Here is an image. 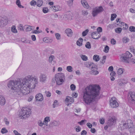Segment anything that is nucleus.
Returning a JSON list of instances; mask_svg holds the SVG:
<instances>
[{
  "mask_svg": "<svg viewBox=\"0 0 135 135\" xmlns=\"http://www.w3.org/2000/svg\"><path fill=\"white\" fill-rule=\"evenodd\" d=\"M36 3V2L35 1L32 0L30 2V4L32 6H34Z\"/></svg>",
  "mask_w": 135,
  "mask_h": 135,
  "instance_id": "nucleus-44",
  "label": "nucleus"
},
{
  "mask_svg": "<svg viewBox=\"0 0 135 135\" xmlns=\"http://www.w3.org/2000/svg\"><path fill=\"white\" fill-rule=\"evenodd\" d=\"M42 11L44 13H46L48 12L49 10L47 8H44L43 9Z\"/></svg>",
  "mask_w": 135,
  "mask_h": 135,
  "instance_id": "nucleus-48",
  "label": "nucleus"
},
{
  "mask_svg": "<svg viewBox=\"0 0 135 135\" xmlns=\"http://www.w3.org/2000/svg\"><path fill=\"white\" fill-rule=\"evenodd\" d=\"M54 79L55 81L52 79V81L55 83L56 81L57 85H61L64 83L65 80V76L62 73H58L55 74Z\"/></svg>",
  "mask_w": 135,
  "mask_h": 135,
  "instance_id": "nucleus-3",
  "label": "nucleus"
},
{
  "mask_svg": "<svg viewBox=\"0 0 135 135\" xmlns=\"http://www.w3.org/2000/svg\"><path fill=\"white\" fill-rule=\"evenodd\" d=\"M59 124V121H54L51 122L50 123V125L51 126H57Z\"/></svg>",
  "mask_w": 135,
  "mask_h": 135,
  "instance_id": "nucleus-22",
  "label": "nucleus"
},
{
  "mask_svg": "<svg viewBox=\"0 0 135 135\" xmlns=\"http://www.w3.org/2000/svg\"><path fill=\"white\" fill-rule=\"evenodd\" d=\"M93 63H94L88 61L85 62L84 63V65L86 67L88 68H90L92 66V64Z\"/></svg>",
  "mask_w": 135,
  "mask_h": 135,
  "instance_id": "nucleus-24",
  "label": "nucleus"
},
{
  "mask_svg": "<svg viewBox=\"0 0 135 135\" xmlns=\"http://www.w3.org/2000/svg\"><path fill=\"white\" fill-rule=\"evenodd\" d=\"M8 131L5 128H3L1 130V133L2 134L6 133L8 132Z\"/></svg>",
  "mask_w": 135,
  "mask_h": 135,
  "instance_id": "nucleus-34",
  "label": "nucleus"
},
{
  "mask_svg": "<svg viewBox=\"0 0 135 135\" xmlns=\"http://www.w3.org/2000/svg\"><path fill=\"white\" fill-rule=\"evenodd\" d=\"M36 100L41 101L43 100V97L41 93L37 94L35 96Z\"/></svg>",
  "mask_w": 135,
  "mask_h": 135,
  "instance_id": "nucleus-17",
  "label": "nucleus"
},
{
  "mask_svg": "<svg viewBox=\"0 0 135 135\" xmlns=\"http://www.w3.org/2000/svg\"><path fill=\"white\" fill-rule=\"evenodd\" d=\"M123 71L122 68H119L118 70L117 73L119 75H120L123 73Z\"/></svg>",
  "mask_w": 135,
  "mask_h": 135,
  "instance_id": "nucleus-43",
  "label": "nucleus"
},
{
  "mask_svg": "<svg viewBox=\"0 0 135 135\" xmlns=\"http://www.w3.org/2000/svg\"><path fill=\"white\" fill-rule=\"evenodd\" d=\"M4 121L5 123V124L7 125H8L9 123V121L6 118H4Z\"/></svg>",
  "mask_w": 135,
  "mask_h": 135,
  "instance_id": "nucleus-49",
  "label": "nucleus"
},
{
  "mask_svg": "<svg viewBox=\"0 0 135 135\" xmlns=\"http://www.w3.org/2000/svg\"><path fill=\"white\" fill-rule=\"evenodd\" d=\"M32 26H27L26 30V31L28 32L31 31L32 29Z\"/></svg>",
  "mask_w": 135,
  "mask_h": 135,
  "instance_id": "nucleus-36",
  "label": "nucleus"
},
{
  "mask_svg": "<svg viewBox=\"0 0 135 135\" xmlns=\"http://www.w3.org/2000/svg\"><path fill=\"white\" fill-rule=\"evenodd\" d=\"M7 23L6 20L3 18L0 17V27L3 26H5Z\"/></svg>",
  "mask_w": 135,
  "mask_h": 135,
  "instance_id": "nucleus-15",
  "label": "nucleus"
},
{
  "mask_svg": "<svg viewBox=\"0 0 135 135\" xmlns=\"http://www.w3.org/2000/svg\"><path fill=\"white\" fill-rule=\"evenodd\" d=\"M65 33L69 37H71L72 35V31L70 28L67 29L65 30Z\"/></svg>",
  "mask_w": 135,
  "mask_h": 135,
  "instance_id": "nucleus-20",
  "label": "nucleus"
},
{
  "mask_svg": "<svg viewBox=\"0 0 135 135\" xmlns=\"http://www.w3.org/2000/svg\"><path fill=\"white\" fill-rule=\"evenodd\" d=\"M104 9L101 6L96 7L94 8L92 10V16L95 17L99 13L103 11Z\"/></svg>",
  "mask_w": 135,
  "mask_h": 135,
  "instance_id": "nucleus-6",
  "label": "nucleus"
},
{
  "mask_svg": "<svg viewBox=\"0 0 135 135\" xmlns=\"http://www.w3.org/2000/svg\"><path fill=\"white\" fill-rule=\"evenodd\" d=\"M80 127L79 126L77 127V128H76V131L77 132H80Z\"/></svg>",
  "mask_w": 135,
  "mask_h": 135,
  "instance_id": "nucleus-59",
  "label": "nucleus"
},
{
  "mask_svg": "<svg viewBox=\"0 0 135 135\" xmlns=\"http://www.w3.org/2000/svg\"><path fill=\"white\" fill-rule=\"evenodd\" d=\"M129 30L131 32H135V27L133 26H130L129 28Z\"/></svg>",
  "mask_w": 135,
  "mask_h": 135,
  "instance_id": "nucleus-39",
  "label": "nucleus"
},
{
  "mask_svg": "<svg viewBox=\"0 0 135 135\" xmlns=\"http://www.w3.org/2000/svg\"><path fill=\"white\" fill-rule=\"evenodd\" d=\"M58 105V102L56 100H55L52 104V107L53 108H55Z\"/></svg>",
  "mask_w": 135,
  "mask_h": 135,
  "instance_id": "nucleus-29",
  "label": "nucleus"
},
{
  "mask_svg": "<svg viewBox=\"0 0 135 135\" xmlns=\"http://www.w3.org/2000/svg\"><path fill=\"white\" fill-rule=\"evenodd\" d=\"M31 111L29 108L26 107L22 108L19 115L20 118L21 119H26L31 115Z\"/></svg>",
  "mask_w": 135,
  "mask_h": 135,
  "instance_id": "nucleus-4",
  "label": "nucleus"
},
{
  "mask_svg": "<svg viewBox=\"0 0 135 135\" xmlns=\"http://www.w3.org/2000/svg\"><path fill=\"white\" fill-rule=\"evenodd\" d=\"M13 132L15 135H21V134L18 133V132L16 130L13 131Z\"/></svg>",
  "mask_w": 135,
  "mask_h": 135,
  "instance_id": "nucleus-60",
  "label": "nucleus"
},
{
  "mask_svg": "<svg viewBox=\"0 0 135 135\" xmlns=\"http://www.w3.org/2000/svg\"><path fill=\"white\" fill-rule=\"evenodd\" d=\"M129 102L131 104H135V93L130 92L129 93Z\"/></svg>",
  "mask_w": 135,
  "mask_h": 135,
  "instance_id": "nucleus-8",
  "label": "nucleus"
},
{
  "mask_svg": "<svg viewBox=\"0 0 135 135\" xmlns=\"http://www.w3.org/2000/svg\"><path fill=\"white\" fill-rule=\"evenodd\" d=\"M44 41L45 42H48L49 41V40L46 37L44 38L43 39Z\"/></svg>",
  "mask_w": 135,
  "mask_h": 135,
  "instance_id": "nucleus-64",
  "label": "nucleus"
},
{
  "mask_svg": "<svg viewBox=\"0 0 135 135\" xmlns=\"http://www.w3.org/2000/svg\"><path fill=\"white\" fill-rule=\"evenodd\" d=\"M109 49V47L107 45L105 46V47L104 51L105 52H108Z\"/></svg>",
  "mask_w": 135,
  "mask_h": 135,
  "instance_id": "nucleus-51",
  "label": "nucleus"
},
{
  "mask_svg": "<svg viewBox=\"0 0 135 135\" xmlns=\"http://www.w3.org/2000/svg\"><path fill=\"white\" fill-rule=\"evenodd\" d=\"M117 15L115 14H112L111 15V20L112 21L114 20L115 18L116 17Z\"/></svg>",
  "mask_w": 135,
  "mask_h": 135,
  "instance_id": "nucleus-37",
  "label": "nucleus"
},
{
  "mask_svg": "<svg viewBox=\"0 0 135 135\" xmlns=\"http://www.w3.org/2000/svg\"><path fill=\"white\" fill-rule=\"evenodd\" d=\"M90 68L91 70V73L92 74L95 75L98 74L99 72L97 70V66L95 65L94 63L92 64Z\"/></svg>",
  "mask_w": 135,
  "mask_h": 135,
  "instance_id": "nucleus-10",
  "label": "nucleus"
},
{
  "mask_svg": "<svg viewBox=\"0 0 135 135\" xmlns=\"http://www.w3.org/2000/svg\"><path fill=\"white\" fill-rule=\"evenodd\" d=\"M82 14L84 16L87 15L88 12L86 10H83L82 11Z\"/></svg>",
  "mask_w": 135,
  "mask_h": 135,
  "instance_id": "nucleus-47",
  "label": "nucleus"
},
{
  "mask_svg": "<svg viewBox=\"0 0 135 135\" xmlns=\"http://www.w3.org/2000/svg\"><path fill=\"white\" fill-rule=\"evenodd\" d=\"M122 30V29L120 27L116 28L115 29V31L117 33H121Z\"/></svg>",
  "mask_w": 135,
  "mask_h": 135,
  "instance_id": "nucleus-30",
  "label": "nucleus"
},
{
  "mask_svg": "<svg viewBox=\"0 0 135 135\" xmlns=\"http://www.w3.org/2000/svg\"><path fill=\"white\" fill-rule=\"evenodd\" d=\"M6 100L4 97L2 95H0V104L1 105H3L5 104Z\"/></svg>",
  "mask_w": 135,
  "mask_h": 135,
  "instance_id": "nucleus-18",
  "label": "nucleus"
},
{
  "mask_svg": "<svg viewBox=\"0 0 135 135\" xmlns=\"http://www.w3.org/2000/svg\"><path fill=\"white\" fill-rule=\"evenodd\" d=\"M87 126H88L89 128H90L92 126V124L90 123H88L86 124Z\"/></svg>",
  "mask_w": 135,
  "mask_h": 135,
  "instance_id": "nucleus-62",
  "label": "nucleus"
},
{
  "mask_svg": "<svg viewBox=\"0 0 135 135\" xmlns=\"http://www.w3.org/2000/svg\"><path fill=\"white\" fill-rule=\"evenodd\" d=\"M116 42V41L114 39L112 38L111 39V43L113 45H115V44Z\"/></svg>",
  "mask_w": 135,
  "mask_h": 135,
  "instance_id": "nucleus-53",
  "label": "nucleus"
},
{
  "mask_svg": "<svg viewBox=\"0 0 135 135\" xmlns=\"http://www.w3.org/2000/svg\"><path fill=\"white\" fill-rule=\"evenodd\" d=\"M55 36L57 40H59L61 38V35L59 33H56L55 34Z\"/></svg>",
  "mask_w": 135,
  "mask_h": 135,
  "instance_id": "nucleus-32",
  "label": "nucleus"
},
{
  "mask_svg": "<svg viewBox=\"0 0 135 135\" xmlns=\"http://www.w3.org/2000/svg\"><path fill=\"white\" fill-rule=\"evenodd\" d=\"M93 59L95 61L97 62L100 60V58L98 55H95L93 56Z\"/></svg>",
  "mask_w": 135,
  "mask_h": 135,
  "instance_id": "nucleus-26",
  "label": "nucleus"
},
{
  "mask_svg": "<svg viewBox=\"0 0 135 135\" xmlns=\"http://www.w3.org/2000/svg\"><path fill=\"white\" fill-rule=\"evenodd\" d=\"M11 31L13 33H16L17 32V31L16 29V27L15 26H13L12 27Z\"/></svg>",
  "mask_w": 135,
  "mask_h": 135,
  "instance_id": "nucleus-27",
  "label": "nucleus"
},
{
  "mask_svg": "<svg viewBox=\"0 0 135 135\" xmlns=\"http://www.w3.org/2000/svg\"><path fill=\"white\" fill-rule=\"evenodd\" d=\"M50 8L54 12L60 11L61 9V8L57 5L52 6L50 7Z\"/></svg>",
  "mask_w": 135,
  "mask_h": 135,
  "instance_id": "nucleus-12",
  "label": "nucleus"
},
{
  "mask_svg": "<svg viewBox=\"0 0 135 135\" xmlns=\"http://www.w3.org/2000/svg\"><path fill=\"white\" fill-rule=\"evenodd\" d=\"M46 96L47 97H50L51 96V93L49 91H46Z\"/></svg>",
  "mask_w": 135,
  "mask_h": 135,
  "instance_id": "nucleus-56",
  "label": "nucleus"
},
{
  "mask_svg": "<svg viewBox=\"0 0 135 135\" xmlns=\"http://www.w3.org/2000/svg\"><path fill=\"white\" fill-rule=\"evenodd\" d=\"M16 4L19 8H24V7L21 4V2L20 0H17L16 1Z\"/></svg>",
  "mask_w": 135,
  "mask_h": 135,
  "instance_id": "nucleus-25",
  "label": "nucleus"
},
{
  "mask_svg": "<svg viewBox=\"0 0 135 135\" xmlns=\"http://www.w3.org/2000/svg\"><path fill=\"white\" fill-rule=\"evenodd\" d=\"M81 3L84 8L87 9L89 8V6L86 0H81Z\"/></svg>",
  "mask_w": 135,
  "mask_h": 135,
  "instance_id": "nucleus-19",
  "label": "nucleus"
},
{
  "mask_svg": "<svg viewBox=\"0 0 135 135\" xmlns=\"http://www.w3.org/2000/svg\"><path fill=\"white\" fill-rule=\"evenodd\" d=\"M99 34L98 32H93L91 35L92 38L94 39H98L100 37Z\"/></svg>",
  "mask_w": 135,
  "mask_h": 135,
  "instance_id": "nucleus-16",
  "label": "nucleus"
},
{
  "mask_svg": "<svg viewBox=\"0 0 135 135\" xmlns=\"http://www.w3.org/2000/svg\"><path fill=\"white\" fill-rule=\"evenodd\" d=\"M43 4V1L42 0H37V6L39 7L41 6Z\"/></svg>",
  "mask_w": 135,
  "mask_h": 135,
  "instance_id": "nucleus-28",
  "label": "nucleus"
},
{
  "mask_svg": "<svg viewBox=\"0 0 135 135\" xmlns=\"http://www.w3.org/2000/svg\"><path fill=\"white\" fill-rule=\"evenodd\" d=\"M100 122L102 124H103L104 123V118H101L100 119Z\"/></svg>",
  "mask_w": 135,
  "mask_h": 135,
  "instance_id": "nucleus-54",
  "label": "nucleus"
},
{
  "mask_svg": "<svg viewBox=\"0 0 135 135\" xmlns=\"http://www.w3.org/2000/svg\"><path fill=\"white\" fill-rule=\"evenodd\" d=\"M83 41V39L81 38H79L77 41V44L79 46H81L82 45V42Z\"/></svg>",
  "mask_w": 135,
  "mask_h": 135,
  "instance_id": "nucleus-23",
  "label": "nucleus"
},
{
  "mask_svg": "<svg viewBox=\"0 0 135 135\" xmlns=\"http://www.w3.org/2000/svg\"><path fill=\"white\" fill-rule=\"evenodd\" d=\"M70 89L72 90H75L76 87L74 84H72L70 86Z\"/></svg>",
  "mask_w": 135,
  "mask_h": 135,
  "instance_id": "nucleus-45",
  "label": "nucleus"
},
{
  "mask_svg": "<svg viewBox=\"0 0 135 135\" xmlns=\"http://www.w3.org/2000/svg\"><path fill=\"white\" fill-rule=\"evenodd\" d=\"M73 68L71 66H68L67 67L66 70L69 72H71L73 71Z\"/></svg>",
  "mask_w": 135,
  "mask_h": 135,
  "instance_id": "nucleus-33",
  "label": "nucleus"
},
{
  "mask_svg": "<svg viewBox=\"0 0 135 135\" xmlns=\"http://www.w3.org/2000/svg\"><path fill=\"white\" fill-rule=\"evenodd\" d=\"M113 68L112 66H110L109 67L108 69V70L109 71H113Z\"/></svg>",
  "mask_w": 135,
  "mask_h": 135,
  "instance_id": "nucleus-63",
  "label": "nucleus"
},
{
  "mask_svg": "<svg viewBox=\"0 0 135 135\" xmlns=\"http://www.w3.org/2000/svg\"><path fill=\"white\" fill-rule=\"evenodd\" d=\"M109 105L110 106L113 108H115L119 106V104L115 97H113L110 99Z\"/></svg>",
  "mask_w": 135,
  "mask_h": 135,
  "instance_id": "nucleus-5",
  "label": "nucleus"
},
{
  "mask_svg": "<svg viewBox=\"0 0 135 135\" xmlns=\"http://www.w3.org/2000/svg\"><path fill=\"white\" fill-rule=\"evenodd\" d=\"M50 117H45L44 121V125L47 126L48 125V123L50 121Z\"/></svg>",
  "mask_w": 135,
  "mask_h": 135,
  "instance_id": "nucleus-21",
  "label": "nucleus"
},
{
  "mask_svg": "<svg viewBox=\"0 0 135 135\" xmlns=\"http://www.w3.org/2000/svg\"><path fill=\"white\" fill-rule=\"evenodd\" d=\"M33 97L32 96H30L28 98L27 100L28 102H30L31 101L33 98Z\"/></svg>",
  "mask_w": 135,
  "mask_h": 135,
  "instance_id": "nucleus-52",
  "label": "nucleus"
},
{
  "mask_svg": "<svg viewBox=\"0 0 135 135\" xmlns=\"http://www.w3.org/2000/svg\"><path fill=\"white\" fill-rule=\"evenodd\" d=\"M38 123L39 126L41 127L43 125H44V122L43 123H42V122L40 120L38 122Z\"/></svg>",
  "mask_w": 135,
  "mask_h": 135,
  "instance_id": "nucleus-55",
  "label": "nucleus"
},
{
  "mask_svg": "<svg viewBox=\"0 0 135 135\" xmlns=\"http://www.w3.org/2000/svg\"><path fill=\"white\" fill-rule=\"evenodd\" d=\"M97 30L98 32H101L102 31V28L100 27H99L97 28Z\"/></svg>",
  "mask_w": 135,
  "mask_h": 135,
  "instance_id": "nucleus-58",
  "label": "nucleus"
},
{
  "mask_svg": "<svg viewBox=\"0 0 135 135\" xmlns=\"http://www.w3.org/2000/svg\"><path fill=\"white\" fill-rule=\"evenodd\" d=\"M54 56L53 55L50 56L49 58V62H51L54 59Z\"/></svg>",
  "mask_w": 135,
  "mask_h": 135,
  "instance_id": "nucleus-46",
  "label": "nucleus"
},
{
  "mask_svg": "<svg viewBox=\"0 0 135 135\" xmlns=\"http://www.w3.org/2000/svg\"><path fill=\"white\" fill-rule=\"evenodd\" d=\"M100 89L99 86L96 85L87 86L83 91V101L86 104H90L98 96Z\"/></svg>",
  "mask_w": 135,
  "mask_h": 135,
  "instance_id": "nucleus-2",
  "label": "nucleus"
},
{
  "mask_svg": "<svg viewBox=\"0 0 135 135\" xmlns=\"http://www.w3.org/2000/svg\"><path fill=\"white\" fill-rule=\"evenodd\" d=\"M37 83V79L36 77H32L28 75L22 79V82L19 81L9 80L7 86L9 91L17 92L18 94L26 95L35 88Z\"/></svg>",
  "mask_w": 135,
  "mask_h": 135,
  "instance_id": "nucleus-1",
  "label": "nucleus"
},
{
  "mask_svg": "<svg viewBox=\"0 0 135 135\" xmlns=\"http://www.w3.org/2000/svg\"><path fill=\"white\" fill-rule=\"evenodd\" d=\"M32 40L33 41H35L36 40V37L34 35H33L31 36Z\"/></svg>",
  "mask_w": 135,
  "mask_h": 135,
  "instance_id": "nucleus-61",
  "label": "nucleus"
},
{
  "mask_svg": "<svg viewBox=\"0 0 135 135\" xmlns=\"http://www.w3.org/2000/svg\"><path fill=\"white\" fill-rule=\"evenodd\" d=\"M122 40L124 43H126L128 42L129 39L128 38L126 37H124L123 38Z\"/></svg>",
  "mask_w": 135,
  "mask_h": 135,
  "instance_id": "nucleus-38",
  "label": "nucleus"
},
{
  "mask_svg": "<svg viewBox=\"0 0 135 135\" xmlns=\"http://www.w3.org/2000/svg\"><path fill=\"white\" fill-rule=\"evenodd\" d=\"M87 122L86 120L85 119L81 120L80 122H78V123L81 125H82L84 124V122Z\"/></svg>",
  "mask_w": 135,
  "mask_h": 135,
  "instance_id": "nucleus-41",
  "label": "nucleus"
},
{
  "mask_svg": "<svg viewBox=\"0 0 135 135\" xmlns=\"http://www.w3.org/2000/svg\"><path fill=\"white\" fill-rule=\"evenodd\" d=\"M132 56L131 54L129 51H127L122 55L121 58L123 61L128 62L129 59L131 58Z\"/></svg>",
  "mask_w": 135,
  "mask_h": 135,
  "instance_id": "nucleus-7",
  "label": "nucleus"
},
{
  "mask_svg": "<svg viewBox=\"0 0 135 135\" xmlns=\"http://www.w3.org/2000/svg\"><path fill=\"white\" fill-rule=\"evenodd\" d=\"M47 78V76L46 74H41L39 77L40 81L41 82H45Z\"/></svg>",
  "mask_w": 135,
  "mask_h": 135,
  "instance_id": "nucleus-13",
  "label": "nucleus"
},
{
  "mask_svg": "<svg viewBox=\"0 0 135 135\" xmlns=\"http://www.w3.org/2000/svg\"><path fill=\"white\" fill-rule=\"evenodd\" d=\"M65 101L68 103H69L67 105L68 106L69 104H71L73 103L74 101V99L72 97L67 96L66 99Z\"/></svg>",
  "mask_w": 135,
  "mask_h": 135,
  "instance_id": "nucleus-14",
  "label": "nucleus"
},
{
  "mask_svg": "<svg viewBox=\"0 0 135 135\" xmlns=\"http://www.w3.org/2000/svg\"><path fill=\"white\" fill-rule=\"evenodd\" d=\"M116 118L115 117H112L109 118L107 122V124L110 126L113 125L115 122Z\"/></svg>",
  "mask_w": 135,
  "mask_h": 135,
  "instance_id": "nucleus-11",
  "label": "nucleus"
},
{
  "mask_svg": "<svg viewBox=\"0 0 135 135\" xmlns=\"http://www.w3.org/2000/svg\"><path fill=\"white\" fill-rule=\"evenodd\" d=\"M89 31V30L88 29L84 31L82 33V35L84 36H85L88 33Z\"/></svg>",
  "mask_w": 135,
  "mask_h": 135,
  "instance_id": "nucleus-42",
  "label": "nucleus"
},
{
  "mask_svg": "<svg viewBox=\"0 0 135 135\" xmlns=\"http://www.w3.org/2000/svg\"><path fill=\"white\" fill-rule=\"evenodd\" d=\"M106 58V56H104L103 57V60L101 62L102 64H104L105 62V60Z\"/></svg>",
  "mask_w": 135,
  "mask_h": 135,
  "instance_id": "nucleus-50",
  "label": "nucleus"
},
{
  "mask_svg": "<svg viewBox=\"0 0 135 135\" xmlns=\"http://www.w3.org/2000/svg\"><path fill=\"white\" fill-rule=\"evenodd\" d=\"M82 59L84 61H86L88 60V57L86 55H82L81 56Z\"/></svg>",
  "mask_w": 135,
  "mask_h": 135,
  "instance_id": "nucleus-31",
  "label": "nucleus"
},
{
  "mask_svg": "<svg viewBox=\"0 0 135 135\" xmlns=\"http://www.w3.org/2000/svg\"><path fill=\"white\" fill-rule=\"evenodd\" d=\"M129 123L126 121H122L120 123V127L122 130L124 129L130 128V126L128 125Z\"/></svg>",
  "mask_w": 135,
  "mask_h": 135,
  "instance_id": "nucleus-9",
  "label": "nucleus"
},
{
  "mask_svg": "<svg viewBox=\"0 0 135 135\" xmlns=\"http://www.w3.org/2000/svg\"><path fill=\"white\" fill-rule=\"evenodd\" d=\"M85 46L88 49H90L91 46L90 43L89 42H87L85 44Z\"/></svg>",
  "mask_w": 135,
  "mask_h": 135,
  "instance_id": "nucleus-35",
  "label": "nucleus"
},
{
  "mask_svg": "<svg viewBox=\"0 0 135 135\" xmlns=\"http://www.w3.org/2000/svg\"><path fill=\"white\" fill-rule=\"evenodd\" d=\"M86 132L85 130H83L81 132V135H86Z\"/></svg>",
  "mask_w": 135,
  "mask_h": 135,
  "instance_id": "nucleus-57",
  "label": "nucleus"
},
{
  "mask_svg": "<svg viewBox=\"0 0 135 135\" xmlns=\"http://www.w3.org/2000/svg\"><path fill=\"white\" fill-rule=\"evenodd\" d=\"M18 29L21 31H24V29L22 25V24H20L18 27Z\"/></svg>",
  "mask_w": 135,
  "mask_h": 135,
  "instance_id": "nucleus-40",
  "label": "nucleus"
}]
</instances>
